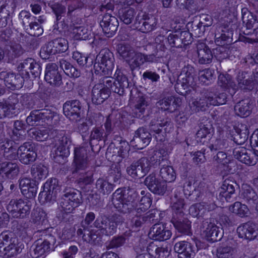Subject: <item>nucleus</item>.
Wrapping results in <instances>:
<instances>
[{
  "mask_svg": "<svg viewBox=\"0 0 258 258\" xmlns=\"http://www.w3.org/2000/svg\"><path fill=\"white\" fill-rule=\"evenodd\" d=\"M233 136V141L237 145H243L248 139L249 131L246 125H241Z\"/></svg>",
  "mask_w": 258,
  "mask_h": 258,
  "instance_id": "53",
  "label": "nucleus"
},
{
  "mask_svg": "<svg viewBox=\"0 0 258 258\" xmlns=\"http://www.w3.org/2000/svg\"><path fill=\"white\" fill-rule=\"evenodd\" d=\"M201 228L203 229L206 239L212 242L219 241L223 236L222 229L218 226L213 219H207L202 222Z\"/></svg>",
  "mask_w": 258,
  "mask_h": 258,
  "instance_id": "12",
  "label": "nucleus"
},
{
  "mask_svg": "<svg viewBox=\"0 0 258 258\" xmlns=\"http://www.w3.org/2000/svg\"><path fill=\"white\" fill-rule=\"evenodd\" d=\"M228 209L231 213L240 218L247 217L249 212L247 206L240 202H235L230 205Z\"/></svg>",
  "mask_w": 258,
  "mask_h": 258,
  "instance_id": "42",
  "label": "nucleus"
},
{
  "mask_svg": "<svg viewBox=\"0 0 258 258\" xmlns=\"http://www.w3.org/2000/svg\"><path fill=\"white\" fill-rule=\"evenodd\" d=\"M127 63L129 64L130 68L132 71L139 68L144 63V54L135 51L132 57V59Z\"/></svg>",
  "mask_w": 258,
  "mask_h": 258,
  "instance_id": "55",
  "label": "nucleus"
},
{
  "mask_svg": "<svg viewBox=\"0 0 258 258\" xmlns=\"http://www.w3.org/2000/svg\"><path fill=\"white\" fill-rule=\"evenodd\" d=\"M110 90L105 86L104 83L96 84L92 90V101L94 104L99 105L102 103L110 95Z\"/></svg>",
  "mask_w": 258,
  "mask_h": 258,
  "instance_id": "28",
  "label": "nucleus"
},
{
  "mask_svg": "<svg viewBox=\"0 0 258 258\" xmlns=\"http://www.w3.org/2000/svg\"><path fill=\"white\" fill-rule=\"evenodd\" d=\"M194 74L195 69L190 66L188 65L182 69L175 85V89L178 93L184 95L187 91H189V87H195L196 81Z\"/></svg>",
  "mask_w": 258,
  "mask_h": 258,
  "instance_id": "5",
  "label": "nucleus"
},
{
  "mask_svg": "<svg viewBox=\"0 0 258 258\" xmlns=\"http://www.w3.org/2000/svg\"><path fill=\"white\" fill-rule=\"evenodd\" d=\"M60 67L68 76L74 78H79L81 76V72L74 67L69 61L61 59L59 60Z\"/></svg>",
  "mask_w": 258,
  "mask_h": 258,
  "instance_id": "43",
  "label": "nucleus"
},
{
  "mask_svg": "<svg viewBox=\"0 0 258 258\" xmlns=\"http://www.w3.org/2000/svg\"><path fill=\"white\" fill-rule=\"evenodd\" d=\"M125 242V238L123 235L113 236L112 239L106 243V249H117L122 246Z\"/></svg>",
  "mask_w": 258,
  "mask_h": 258,
  "instance_id": "63",
  "label": "nucleus"
},
{
  "mask_svg": "<svg viewBox=\"0 0 258 258\" xmlns=\"http://www.w3.org/2000/svg\"><path fill=\"white\" fill-rule=\"evenodd\" d=\"M242 196L244 201L249 205L250 208L258 202V196L254 190L251 188L244 189Z\"/></svg>",
  "mask_w": 258,
  "mask_h": 258,
  "instance_id": "51",
  "label": "nucleus"
},
{
  "mask_svg": "<svg viewBox=\"0 0 258 258\" xmlns=\"http://www.w3.org/2000/svg\"><path fill=\"white\" fill-rule=\"evenodd\" d=\"M152 138L151 134L147 128L141 127L135 133L133 139L131 141V145L138 150H141L149 145Z\"/></svg>",
  "mask_w": 258,
  "mask_h": 258,
  "instance_id": "19",
  "label": "nucleus"
},
{
  "mask_svg": "<svg viewBox=\"0 0 258 258\" xmlns=\"http://www.w3.org/2000/svg\"><path fill=\"white\" fill-rule=\"evenodd\" d=\"M73 34L77 40H86L89 38L91 32L88 28L83 26H74L73 28Z\"/></svg>",
  "mask_w": 258,
  "mask_h": 258,
  "instance_id": "57",
  "label": "nucleus"
},
{
  "mask_svg": "<svg viewBox=\"0 0 258 258\" xmlns=\"http://www.w3.org/2000/svg\"><path fill=\"white\" fill-rule=\"evenodd\" d=\"M13 236V234L8 231L0 234V250L2 249L7 257L14 256L20 252V247L16 245L18 240Z\"/></svg>",
  "mask_w": 258,
  "mask_h": 258,
  "instance_id": "10",
  "label": "nucleus"
},
{
  "mask_svg": "<svg viewBox=\"0 0 258 258\" xmlns=\"http://www.w3.org/2000/svg\"><path fill=\"white\" fill-rule=\"evenodd\" d=\"M150 197L151 194L150 193H147L142 197L136 209L137 213L142 214L150 207L152 204V200Z\"/></svg>",
  "mask_w": 258,
  "mask_h": 258,
  "instance_id": "59",
  "label": "nucleus"
},
{
  "mask_svg": "<svg viewBox=\"0 0 258 258\" xmlns=\"http://www.w3.org/2000/svg\"><path fill=\"white\" fill-rule=\"evenodd\" d=\"M63 192L59 201V208L66 214L73 213L81 203V193L74 188H66Z\"/></svg>",
  "mask_w": 258,
  "mask_h": 258,
  "instance_id": "4",
  "label": "nucleus"
},
{
  "mask_svg": "<svg viewBox=\"0 0 258 258\" xmlns=\"http://www.w3.org/2000/svg\"><path fill=\"white\" fill-rule=\"evenodd\" d=\"M117 52L122 59L128 62L134 54L135 50L130 44L127 43H120L118 45Z\"/></svg>",
  "mask_w": 258,
  "mask_h": 258,
  "instance_id": "48",
  "label": "nucleus"
},
{
  "mask_svg": "<svg viewBox=\"0 0 258 258\" xmlns=\"http://www.w3.org/2000/svg\"><path fill=\"white\" fill-rule=\"evenodd\" d=\"M68 48L67 39L57 38L44 45L40 49V55L43 59H46L51 55L66 52Z\"/></svg>",
  "mask_w": 258,
  "mask_h": 258,
  "instance_id": "8",
  "label": "nucleus"
},
{
  "mask_svg": "<svg viewBox=\"0 0 258 258\" xmlns=\"http://www.w3.org/2000/svg\"><path fill=\"white\" fill-rule=\"evenodd\" d=\"M118 21L117 18L111 15L110 13L105 14L100 22V25L103 31L108 37L114 35L118 27Z\"/></svg>",
  "mask_w": 258,
  "mask_h": 258,
  "instance_id": "22",
  "label": "nucleus"
},
{
  "mask_svg": "<svg viewBox=\"0 0 258 258\" xmlns=\"http://www.w3.org/2000/svg\"><path fill=\"white\" fill-rule=\"evenodd\" d=\"M199 62L208 64L212 61L213 53L209 47L204 43H200L197 46Z\"/></svg>",
  "mask_w": 258,
  "mask_h": 258,
  "instance_id": "35",
  "label": "nucleus"
},
{
  "mask_svg": "<svg viewBox=\"0 0 258 258\" xmlns=\"http://www.w3.org/2000/svg\"><path fill=\"white\" fill-rule=\"evenodd\" d=\"M87 151L86 148H76L74 150L73 167L71 172L74 177L78 178L79 183L85 184L90 183L93 179V172L88 170L89 163L87 159Z\"/></svg>",
  "mask_w": 258,
  "mask_h": 258,
  "instance_id": "1",
  "label": "nucleus"
},
{
  "mask_svg": "<svg viewBox=\"0 0 258 258\" xmlns=\"http://www.w3.org/2000/svg\"><path fill=\"white\" fill-rule=\"evenodd\" d=\"M31 204L28 201L12 199L7 206V210L16 218H24L30 214Z\"/></svg>",
  "mask_w": 258,
  "mask_h": 258,
  "instance_id": "11",
  "label": "nucleus"
},
{
  "mask_svg": "<svg viewBox=\"0 0 258 258\" xmlns=\"http://www.w3.org/2000/svg\"><path fill=\"white\" fill-rule=\"evenodd\" d=\"M174 249L178 253V258H194L195 255L194 245L186 241H182L176 243Z\"/></svg>",
  "mask_w": 258,
  "mask_h": 258,
  "instance_id": "32",
  "label": "nucleus"
},
{
  "mask_svg": "<svg viewBox=\"0 0 258 258\" xmlns=\"http://www.w3.org/2000/svg\"><path fill=\"white\" fill-rule=\"evenodd\" d=\"M24 52L21 45L15 42H11L10 48L6 50L7 55L9 60H12L14 58L21 56Z\"/></svg>",
  "mask_w": 258,
  "mask_h": 258,
  "instance_id": "52",
  "label": "nucleus"
},
{
  "mask_svg": "<svg viewBox=\"0 0 258 258\" xmlns=\"http://www.w3.org/2000/svg\"><path fill=\"white\" fill-rule=\"evenodd\" d=\"M124 194L121 193L119 189H117L112 195V201L114 206L118 210L123 213L131 212L136 207L134 198L136 194L127 195L124 197Z\"/></svg>",
  "mask_w": 258,
  "mask_h": 258,
  "instance_id": "7",
  "label": "nucleus"
},
{
  "mask_svg": "<svg viewBox=\"0 0 258 258\" xmlns=\"http://www.w3.org/2000/svg\"><path fill=\"white\" fill-rule=\"evenodd\" d=\"M115 75H116L115 79L112 77H105L102 79V81L110 91H112L119 95H122L125 89L129 86L127 78L120 71L117 70Z\"/></svg>",
  "mask_w": 258,
  "mask_h": 258,
  "instance_id": "9",
  "label": "nucleus"
},
{
  "mask_svg": "<svg viewBox=\"0 0 258 258\" xmlns=\"http://www.w3.org/2000/svg\"><path fill=\"white\" fill-rule=\"evenodd\" d=\"M19 172V165L14 162H3L0 163V174L8 179H14Z\"/></svg>",
  "mask_w": 258,
  "mask_h": 258,
  "instance_id": "33",
  "label": "nucleus"
},
{
  "mask_svg": "<svg viewBox=\"0 0 258 258\" xmlns=\"http://www.w3.org/2000/svg\"><path fill=\"white\" fill-rule=\"evenodd\" d=\"M19 181L21 192L26 198L32 199L36 196L38 189L37 181L27 177L21 178Z\"/></svg>",
  "mask_w": 258,
  "mask_h": 258,
  "instance_id": "26",
  "label": "nucleus"
},
{
  "mask_svg": "<svg viewBox=\"0 0 258 258\" xmlns=\"http://www.w3.org/2000/svg\"><path fill=\"white\" fill-rule=\"evenodd\" d=\"M218 84L219 86L224 89L231 88L233 90L236 89V85L231 79L228 75L220 74L218 77Z\"/></svg>",
  "mask_w": 258,
  "mask_h": 258,
  "instance_id": "60",
  "label": "nucleus"
},
{
  "mask_svg": "<svg viewBox=\"0 0 258 258\" xmlns=\"http://www.w3.org/2000/svg\"><path fill=\"white\" fill-rule=\"evenodd\" d=\"M136 12L131 8H126L122 9L119 12L120 20L125 24L128 25L136 20Z\"/></svg>",
  "mask_w": 258,
  "mask_h": 258,
  "instance_id": "47",
  "label": "nucleus"
},
{
  "mask_svg": "<svg viewBox=\"0 0 258 258\" xmlns=\"http://www.w3.org/2000/svg\"><path fill=\"white\" fill-rule=\"evenodd\" d=\"M26 32L29 35L38 37L43 33V28L40 24L34 20L28 27L25 28Z\"/></svg>",
  "mask_w": 258,
  "mask_h": 258,
  "instance_id": "62",
  "label": "nucleus"
},
{
  "mask_svg": "<svg viewBox=\"0 0 258 258\" xmlns=\"http://www.w3.org/2000/svg\"><path fill=\"white\" fill-rule=\"evenodd\" d=\"M94 65L95 73L108 75L114 67L113 54L108 49H102L97 55Z\"/></svg>",
  "mask_w": 258,
  "mask_h": 258,
  "instance_id": "6",
  "label": "nucleus"
},
{
  "mask_svg": "<svg viewBox=\"0 0 258 258\" xmlns=\"http://www.w3.org/2000/svg\"><path fill=\"white\" fill-rule=\"evenodd\" d=\"M237 232L240 238L251 240L255 239L258 235L256 225L250 221L238 227Z\"/></svg>",
  "mask_w": 258,
  "mask_h": 258,
  "instance_id": "29",
  "label": "nucleus"
},
{
  "mask_svg": "<svg viewBox=\"0 0 258 258\" xmlns=\"http://www.w3.org/2000/svg\"><path fill=\"white\" fill-rule=\"evenodd\" d=\"M213 132L212 125L210 122L200 123L199 129L196 134V138L198 141L202 142L201 140L206 138L207 136L210 137Z\"/></svg>",
  "mask_w": 258,
  "mask_h": 258,
  "instance_id": "49",
  "label": "nucleus"
},
{
  "mask_svg": "<svg viewBox=\"0 0 258 258\" xmlns=\"http://www.w3.org/2000/svg\"><path fill=\"white\" fill-rule=\"evenodd\" d=\"M47 168L41 163L34 164L32 165L30 169L31 175L35 181L45 179L48 174Z\"/></svg>",
  "mask_w": 258,
  "mask_h": 258,
  "instance_id": "38",
  "label": "nucleus"
},
{
  "mask_svg": "<svg viewBox=\"0 0 258 258\" xmlns=\"http://www.w3.org/2000/svg\"><path fill=\"white\" fill-rule=\"evenodd\" d=\"M233 154L236 159L246 165L252 166L257 162L258 157L243 147L235 148L233 151Z\"/></svg>",
  "mask_w": 258,
  "mask_h": 258,
  "instance_id": "27",
  "label": "nucleus"
},
{
  "mask_svg": "<svg viewBox=\"0 0 258 258\" xmlns=\"http://www.w3.org/2000/svg\"><path fill=\"white\" fill-rule=\"evenodd\" d=\"M28 133L31 138L40 142L46 140L49 136L48 130L44 128H32Z\"/></svg>",
  "mask_w": 258,
  "mask_h": 258,
  "instance_id": "50",
  "label": "nucleus"
},
{
  "mask_svg": "<svg viewBox=\"0 0 258 258\" xmlns=\"http://www.w3.org/2000/svg\"><path fill=\"white\" fill-rule=\"evenodd\" d=\"M147 251L150 255H152L155 258H167L170 254L171 249L167 245L157 246L151 244L147 247Z\"/></svg>",
  "mask_w": 258,
  "mask_h": 258,
  "instance_id": "37",
  "label": "nucleus"
},
{
  "mask_svg": "<svg viewBox=\"0 0 258 258\" xmlns=\"http://www.w3.org/2000/svg\"><path fill=\"white\" fill-rule=\"evenodd\" d=\"M107 136H105L104 130L102 126L94 127L90 134V141L91 142L93 140L98 141L104 140H107Z\"/></svg>",
  "mask_w": 258,
  "mask_h": 258,
  "instance_id": "64",
  "label": "nucleus"
},
{
  "mask_svg": "<svg viewBox=\"0 0 258 258\" xmlns=\"http://www.w3.org/2000/svg\"><path fill=\"white\" fill-rule=\"evenodd\" d=\"M149 234L155 240L164 241L170 238L171 232L166 229L163 224L156 223L150 229Z\"/></svg>",
  "mask_w": 258,
  "mask_h": 258,
  "instance_id": "31",
  "label": "nucleus"
},
{
  "mask_svg": "<svg viewBox=\"0 0 258 258\" xmlns=\"http://www.w3.org/2000/svg\"><path fill=\"white\" fill-rule=\"evenodd\" d=\"M157 24V19L154 16L142 12L138 13L134 23L135 27L144 33L155 30Z\"/></svg>",
  "mask_w": 258,
  "mask_h": 258,
  "instance_id": "13",
  "label": "nucleus"
},
{
  "mask_svg": "<svg viewBox=\"0 0 258 258\" xmlns=\"http://www.w3.org/2000/svg\"><path fill=\"white\" fill-rule=\"evenodd\" d=\"M44 79L54 87H58L62 84V76L56 63H49L46 65Z\"/></svg>",
  "mask_w": 258,
  "mask_h": 258,
  "instance_id": "20",
  "label": "nucleus"
},
{
  "mask_svg": "<svg viewBox=\"0 0 258 258\" xmlns=\"http://www.w3.org/2000/svg\"><path fill=\"white\" fill-rule=\"evenodd\" d=\"M235 251L233 247L228 245L219 246L217 249L218 258H233Z\"/></svg>",
  "mask_w": 258,
  "mask_h": 258,
  "instance_id": "56",
  "label": "nucleus"
},
{
  "mask_svg": "<svg viewBox=\"0 0 258 258\" xmlns=\"http://www.w3.org/2000/svg\"><path fill=\"white\" fill-rule=\"evenodd\" d=\"M155 118L152 119L150 123V131L152 136L157 141H163L164 140L162 128L171 125V122L168 118H161L159 113L155 114Z\"/></svg>",
  "mask_w": 258,
  "mask_h": 258,
  "instance_id": "15",
  "label": "nucleus"
},
{
  "mask_svg": "<svg viewBox=\"0 0 258 258\" xmlns=\"http://www.w3.org/2000/svg\"><path fill=\"white\" fill-rule=\"evenodd\" d=\"M238 185L233 178L228 177L223 182L219 195L217 197L221 201L225 200L227 202H232L236 197L235 189H237Z\"/></svg>",
  "mask_w": 258,
  "mask_h": 258,
  "instance_id": "16",
  "label": "nucleus"
},
{
  "mask_svg": "<svg viewBox=\"0 0 258 258\" xmlns=\"http://www.w3.org/2000/svg\"><path fill=\"white\" fill-rule=\"evenodd\" d=\"M16 115V111L9 106L4 100L0 101V119L11 118Z\"/></svg>",
  "mask_w": 258,
  "mask_h": 258,
  "instance_id": "61",
  "label": "nucleus"
},
{
  "mask_svg": "<svg viewBox=\"0 0 258 258\" xmlns=\"http://www.w3.org/2000/svg\"><path fill=\"white\" fill-rule=\"evenodd\" d=\"M100 232L98 229L94 230L92 228L85 230V233L83 236V240L91 244H98L101 241Z\"/></svg>",
  "mask_w": 258,
  "mask_h": 258,
  "instance_id": "45",
  "label": "nucleus"
},
{
  "mask_svg": "<svg viewBox=\"0 0 258 258\" xmlns=\"http://www.w3.org/2000/svg\"><path fill=\"white\" fill-rule=\"evenodd\" d=\"M170 222L179 233L187 235L191 233V222L184 215L175 214L172 217Z\"/></svg>",
  "mask_w": 258,
  "mask_h": 258,
  "instance_id": "30",
  "label": "nucleus"
},
{
  "mask_svg": "<svg viewBox=\"0 0 258 258\" xmlns=\"http://www.w3.org/2000/svg\"><path fill=\"white\" fill-rule=\"evenodd\" d=\"M252 105L249 99L242 100L237 103L234 106L235 113L241 117H247L251 112Z\"/></svg>",
  "mask_w": 258,
  "mask_h": 258,
  "instance_id": "40",
  "label": "nucleus"
},
{
  "mask_svg": "<svg viewBox=\"0 0 258 258\" xmlns=\"http://www.w3.org/2000/svg\"><path fill=\"white\" fill-rule=\"evenodd\" d=\"M119 144L120 145L118 146V150H117V148H115L114 144H110L107 149L106 154L109 155L111 154L112 151L113 153L117 152V156L123 158L126 152L129 150V146L127 142L125 141L120 142Z\"/></svg>",
  "mask_w": 258,
  "mask_h": 258,
  "instance_id": "54",
  "label": "nucleus"
},
{
  "mask_svg": "<svg viewBox=\"0 0 258 258\" xmlns=\"http://www.w3.org/2000/svg\"><path fill=\"white\" fill-rule=\"evenodd\" d=\"M233 31L226 27H220L215 33L217 45H226L232 42Z\"/></svg>",
  "mask_w": 258,
  "mask_h": 258,
  "instance_id": "34",
  "label": "nucleus"
},
{
  "mask_svg": "<svg viewBox=\"0 0 258 258\" xmlns=\"http://www.w3.org/2000/svg\"><path fill=\"white\" fill-rule=\"evenodd\" d=\"M63 111L64 115L70 120L78 122L81 118L82 105L78 100L68 101L63 104Z\"/></svg>",
  "mask_w": 258,
  "mask_h": 258,
  "instance_id": "18",
  "label": "nucleus"
},
{
  "mask_svg": "<svg viewBox=\"0 0 258 258\" xmlns=\"http://www.w3.org/2000/svg\"><path fill=\"white\" fill-rule=\"evenodd\" d=\"M58 119L57 114L47 108L34 110L31 112L26 118L27 123L30 125H43L44 123L53 125Z\"/></svg>",
  "mask_w": 258,
  "mask_h": 258,
  "instance_id": "3",
  "label": "nucleus"
},
{
  "mask_svg": "<svg viewBox=\"0 0 258 258\" xmlns=\"http://www.w3.org/2000/svg\"><path fill=\"white\" fill-rule=\"evenodd\" d=\"M17 70L19 72L25 73L28 76L30 73L33 77L39 76L41 72V67L39 63L32 58H27L19 63L17 66Z\"/></svg>",
  "mask_w": 258,
  "mask_h": 258,
  "instance_id": "21",
  "label": "nucleus"
},
{
  "mask_svg": "<svg viewBox=\"0 0 258 258\" xmlns=\"http://www.w3.org/2000/svg\"><path fill=\"white\" fill-rule=\"evenodd\" d=\"M211 93L207 92L203 95L198 100H195L192 104L196 107V111L205 110L207 107L212 105Z\"/></svg>",
  "mask_w": 258,
  "mask_h": 258,
  "instance_id": "44",
  "label": "nucleus"
},
{
  "mask_svg": "<svg viewBox=\"0 0 258 258\" xmlns=\"http://www.w3.org/2000/svg\"><path fill=\"white\" fill-rule=\"evenodd\" d=\"M149 105L148 98L143 95H139L136 98L134 106V113L136 116L138 118L141 117Z\"/></svg>",
  "mask_w": 258,
  "mask_h": 258,
  "instance_id": "39",
  "label": "nucleus"
},
{
  "mask_svg": "<svg viewBox=\"0 0 258 258\" xmlns=\"http://www.w3.org/2000/svg\"><path fill=\"white\" fill-rule=\"evenodd\" d=\"M150 170V162L146 158H142L133 162L126 169L127 174L134 178L144 177Z\"/></svg>",
  "mask_w": 258,
  "mask_h": 258,
  "instance_id": "17",
  "label": "nucleus"
},
{
  "mask_svg": "<svg viewBox=\"0 0 258 258\" xmlns=\"http://www.w3.org/2000/svg\"><path fill=\"white\" fill-rule=\"evenodd\" d=\"M115 187V185L108 182L107 180L99 178L96 182V188L98 191L103 195H109Z\"/></svg>",
  "mask_w": 258,
  "mask_h": 258,
  "instance_id": "46",
  "label": "nucleus"
},
{
  "mask_svg": "<svg viewBox=\"0 0 258 258\" xmlns=\"http://www.w3.org/2000/svg\"><path fill=\"white\" fill-rule=\"evenodd\" d=\"M56 242L55 238L51 234L46 235L43 241L38 240L31 247V255L33 257L37 258L50 251Z\"/></svg>",
  "mask_w": 258,
  "mask_h": 258,
  "instance_id": "14",
  "label": "nucleus"
},
{
  "mask_svg": "<svg viewBox=\"0 0 258 258\" xmlns=\"http://www.w3.org/2000/svg\"><path fill=\"white\" fill-rule=\"evenodd\" d=\"M253 79L252 80L249 78V76L246 72H239L237 76V86L241 90L250 91L253 89L254 82L258 85V68L255 69L253 73Z\"/></svg>",
  "mask_w": 258,
  "mask_h": 258,
  "instance_id": "25",
  "label": "nucleus"
},
{
  "mask_svg": "<svg viewBox=\"0 0 258 258\" xmlns=\"http://www.w3.org/2000/svg\"><path fill=\"white\" fill-rule=\"evenodd\" d=\"M164 162H167V160L164 161L163 158L159 163L161 166L159 175L165 182H171L175 179L176 174L173 167L164 164Z\"/></svg>",
  "mask_w": 258,
  "mask_h": 258,
  "instance_id": "36",
  "label": "nucleus"
},
{
  "mask_svg": "<svg viewBox=\"0 0 258 258\" xmlns=\"http://www.w3.org/2000/svg\"><path fill=\"white\" fill-rule=\"evenodd\" d=\"M144 183L149 189L154 194L163 196L167 191L166 182L160 181L154 174L148 175L145 179Z\"/></svg>",
  "mask_w": 258,
  "mask_h": 258,
  "instance_id": "23",
  "label": "nucleus"
},
{
  "mask_svg": "<svg viewBox=\"0 0 258 258\" xmlns=\"http://www.w3.org/2000/svg\"><path fill=\"white\" fill-rule=\"evenodd\" d=\"M172 216H174L175 214L178 216L184 215L183 211L185 209V204L184 199L178 194L177 192H175L173 198H172Z\"/></svg>",
  "mask_w": 258,
  "mask_h": 258,
  "instance_id": "41",
  "label": "nucleus"
},
{
  "mask_svg": "<svg viewBox=\"0 0 258 258\" xmlns=\"http://www.w3.org/2000/svg\"><path fill=\"white\" fill-rule=\"evenodd\" d=\"M0 79L4 80L6 86L12 90L21 88L24 82L23 77L20 75L6 71L0 73Z\"/></svg>",
  "mask_w": 258,
  "mask_h": 258,
  "instance_id": "24",
  "label": "nucleus"
},
{
  "mask_svg": "<svg viewBox=\"0 0 258 258\" xmlns=\"http://www.w3.org/2000/svg\"><path fill=\"white\" fill-rule=\"evenodd\" d=\"M124 221V217L120 214H101L94 221L93 226L98 229L101 234L111 236L116 233L118 226L121 225Z\"/></svg>",
  "mask_w": 258,
  "mask_h": 258,
  "instance_id": "2",
  "label": "nucleus"
},
{
  "mask_svg": "<svg viewBox=\"0 0 258 258\" xmlns=\"http://www.w3.org/2000/svg\"><path fill=\"white\" fill-rule=\"evenodd\" d=\"M18 19L25 30L34 20H36L35 17L32 16L30 12L25 10H23L20 12Z\"/></svg>",
  "mask_w": 258,
  "mask_h": 258,
  "instance_id": "58",
  "label": "nucleus"
}]
</instances>
